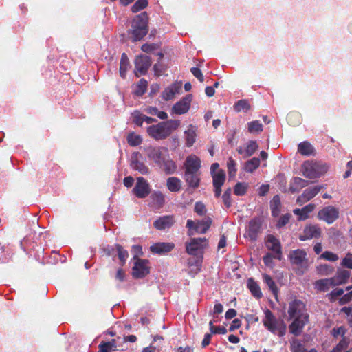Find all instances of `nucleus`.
Here are the masks:
<instances>
[{
    "label": "nucleus",
    "mask_w": 352,
    "mask_h": 352,
    "mask_svg": "<svg viewBox=\"0 0 352 352\" xmlns=\"http://www.w3.org/2000/svg\"><path fill=\"white\" fill-rule=\"evenodd\" d=\"M147 157L158 166L166 175H172L177 170L176 163L170 158L168 148L163 146L149 147Z\"/></svg>",
    "instance_id": "f257e3e1"
},
{
    "label": "nucleus",
    "mask_w": 352,
    "mask_h": 352,
    "mask_svg": "<svg viewBox=\"0 0 352 352\" xmlns=\"http://www.w3.org/2000/svg\"><path fill=\"white\" fill-rule=\"evenodd\" d=\"M179 125V120H168L148 126L146 131L149 136L155 140H162L170 136L174 131L177 129Z\"/></svg>",
    "instance_id": "f03ea898"
},
{
    "label": "nucleus",
    "mask_w": 352,
    "mask_h": 352,
    "mask_svg": "<svg viewBox=\"0 0 352 352\" xmlns=\"http://www.w3.org/2000/svg\"><path fill=\"white\" fill-rule=\"evenodd\" d=\"M148 23V15L146 12H143L134 17L131 23V29L129 31L133 41H140L147 34Z\"/></svg>",
    "instance_id": "7ed1b4c3"
},
{
    "label": "nucleus",
    "mask_w": 352,
    "mask_h": 352,
    "mask_svg": "<svg viewBox=\"0 0 352 352\" xmlns=\"http://www.w3.org/2000/svg\"><path fill=\"white\" fill-rule=\"evenodd\" d=\"M263 323L267 330L279 337H283L286 333L287 326L284 321L276 318L272 311L268 309L265 311Z\"/></svg>",
    "instance_id": "20e7f679"
},
{
    "label": "nucleus",
    "mask_w": 352,
    "mask_h": 352,
    "mask_svg": "<svg viewBox=\"0 0 352 352\" xmlns=\"http://www.w3.org/2000/svg\"><path fill=\"white\" fill-rule=\"evenodd\" d=\"M327 170L328 166L319 162L306 161L302 165V175L309 179L318 178Z\"/></svg>",
    "instance_id": "39448f33"
},
{
    "label": "nucleus",
    "mask_w": 352,
    "mask_h": 352,
    "mask_svg": "<svg viewBox=\"0 0 352 352\" xmlns=\"http://www.w3.org/2000/svg\"><path fill=\"white\" fill-rule=\"evenodd\" d=\"M289 259L292 265L300 267V273L303 274L308 268V259L305 250L297 249L290 252Z\"/></svg>",
    "instance_id": "423d86ee"
},
{
    "label": "nucleus",
    "mask_w": 352,
    "mask_h": 352,
    "mask_svg": "<svg viewBox=\"0 0 352 352\" xmlns=\"http://www.w3.org/2000/svg\"><path fill=\"white\" fill-rule=\"evenodd\" d=\"M339 215V208L333 206H328L318 211L317 218L327 224H332L338 219Z\"/></svg>",
    "instance_id": "0eeeda50"
},
{
    "label": "nucleus",
    "mask_w": 352,
    "mask_h": 352,
    "mask_svg": "<svg viewBox=\"0 0 352 352\" xmlns=\"http://www.w3.org/2000/svg\"><path fill=\"white\" fill-rule=\"evenodd\" d=\"M208 245V242L206 238H192L190 242L186 243V251L190 255L196 256Z\"/></svg>",
    "instance_id": "6e6552de"
},
{
    "label": "nucleus",
    "mask_w": 352,
    "mask_h": 352,
    "mask_svg": "<svg viewBox=\"0 0 352 352\" xmlns=\"http://www.w3.org/2000/svg\"><path fill=\"white\" fill-rule=\"evenodd\" d=\"M151 59L149 56L146 55L138 56L134 61V73L135 76L139 77L140 76L145 75L151 67Z\"/></svg>",
    "instance_id": "1a4fd4ad"
},
{
    "label": "nucleus",
    "mask_w": 352,
    "mask_h": 352,
    "mask_svg": "<svg viewBox=\"0 0 352 352\" xmlns=\"http://www.w3.org/2000/svg\"><path fill=\"white\" fill-rule=\"evenodd\" d=\"M322 235V230L318 224H309L305 226L302 234L299 236V239L301 241L311 240L312 239H319Z\"/></svg>",
    "instance_id": "9d476101"
},
{
    "label": "nucleus",
    "mask_w": 352,
    "mask_h": 352,
    "mask_svg": "<svg viewBox=\"0 0 352 352\" xmlns=\"http://www.w3.org/2000/svg\"><path fill=\"white\" fill-rule=\"evenodd\" d=\"M148 264V260L137 258L132 268L133 277L135 278H142L148 275L150 272V267Z\"/></svg>",
    "instance_id": "9b49d317"
},
{
    "label": "nucleus",
    "mask_w": 352,
    "mask_h": 352,
    "mask_svg": "<svg viewBox=\"0 0 352 352\" xmlns=\"http://www.w3.org/2000/svg\"><path fill=\"white\" fill-rule=\"evenodd\" d=\"M323 188L324 186L318 185L305 189L303 192L297 197L296 203L300 206H302L316 197Z\"/></svg>",
    "instance_id": "f8f14e48"
},
{
    "label": "nucleus",
    "mask_w": 352,
    "mask_h": 352,
    "mask_svg": "<svg viewBox=\"0 0 352 352\" xmlns=\"http://www.w3.org/2000/svg\"><path fill=\"white\" fill-rule=\"evenodd\" d=\"M305 305L300 300H294L289 303L288 314L289 318L302 317L308 315L305 312Z\"/></svg>",
    "instance_id": "ddd939ff"
},
{
    "label": "nucleus",
    "mask_w": 352,
    "mask_h": 352,
    "mask_svg": "<svg viewBox=\"0 0 352 352\" xmlns=\"http://www.w3.org/2000/svg\"><path fill=\"white\" fill-rule=\"evenodd\" d=\"M265 245L268 250L274 252L276 259H282L281 244L278 239L272 234H269L266 237Z\"/></svg>",
    "instance_id": "4468645a"
},
{
    "label": "nucleus",
    "mask_w": 352,
    "mask_h": 352,
    "mask_svg": "<svg viewBox=\"0 0 352 352\" xmlns=\"http://www.w3.org/2000/svg\"><path fill=\"white\" fill-rule=\"evenodd\" d=\"M133 192L137 197L145 198L150 194L148 183L144 177H138L137 183L133 189Z\"/></svg>",
    "instance_id": "2eb2a0df"
},
{
    "label": "nucleus",
    "mask_w": 352,
    "mask_h": 352,
    "mask_svg": "<svg viewBox=\"0 0 352 352\" xmlns=\"http://www.w3.org/2000/svg\"><path fill=\"white\" fill-rule=\"evenodd\" d=\"M294 318V321L289 326V329L292 334L298 336L301 334L304 327L309 322V315Z\"/></svg>",
    "instance_id": "dca6fc26"
},
{
    "label": "nucleus",
    "mask_w": 352,
    "mask_h": 352,
    "mask_svg": "<svg viewBox=\"0 0 352 352\" xmlns=\"http://www.w3.org/2000/svg\"><path fill=\"white\" fill-rule=\"evenodd\" d=\"M192 96L188 94L182 100L176 102L173 108L172 111L177 115H182L187 113L190 107Z\"/></svg>",
    "instance_id": "f3484780"
},
{
    "label": "nucleus",
    "mask_w": 352,
    "mask_h": 352,
    "mask_svg": "<svg viewBox=\"0 0 352 352\" xmlns=\"http://www.w3.org/2000/svg\"><path fill=\"white\" fill-rule=\"evenodd\" d=\"M142 155L139 152L133 153L131 157V167L133 170L138 171L142 175H148L150 173L148 167L142 161L140 157Z\"/></svg>",
    "instance_id": "a211bd4d"
},
{
    "label": "nucleus",
    "mask_w": 352,
    "mask_h": 352,
    "mask_svg": "<svg viewBox=\"0 0 352 352\" xmlns=\"http://www.w3.org/2000/svg\"><path fill=\"white\" fill-rule=\"evenodd\" d=\"M201 160L195 155H188L184 164V172L199 173Z\"/></svg>",
    "instance_id": "6ab92c4d"
},
{
    "label": "nucleus",
    "mask_w": 352,
    "mask_h": 352,
    "mask_svg": "<svg viewBox=\"0 0 352 352\" xmlns=\"http://www.w3.org/2000/svg\"><path fill=\"white\" fill-rule=\"evenodd\" d=\"M175 223L173 215H165L159 217L153 223V226L158 230H163L169 228Z\"/></svg>",
    "instance_id": "aec40b11"
},
{
    "label": "nucleus",
    "mask_w": 352,
    "mask_h": 352,
    "mask_svg": "<svg viewBox=\"0 0 352 352\" xmlns=\"http://www.w3.org/2000/svg\"><path fill=\"white\" fill-rule=\"evenodd\" d=\"M175 248L173 243L158 242L150 247L151 251L154 254H163L172 251Z\"/></svg>",
    "instance_id": "412c9836"
},
{
    "label": "nucleus",
    "mask_w": 352,
    "mask_h": 352,
    "mask_svg": "<svg viewBox=\"0 0 352 352\" xmlns=\"http://www.w3.org/2000/svg\"><path fill=\"white\" fill-rule=\"evenodd\" d=\"M184 179L190 188L196 189L200 185V173L184 172Z\"/></svg>",
    "instance_id": "4be33fe9"
},
{
    "label": "nucleus",
    "mask_w": 352,
    "mask_h": 352,
    "mask_svg": "<svg viewBox=\"0 0 352 352\" xmlns=\"http://www.w3.org/2000/svg\"><path fill=\"white\" fill-rule=\"evenodd\" d=\"M182 85V82L171 84L162 92V98L166 101L173 99L175 95L180 91Z\"/></svg>",
    "instance_id": "5701e85b"
},
{
    "label": "nucleus",
    "mask_w": 352,
    "mask_h": 352,
    "mask_svg": "<svg viewBox=\"0 0 352 352\" xmlns=\"http://www.w3.org/2000/svg\"><path fill=\"white\" fill-rule=\"evenodd\" d=\"M261 223L258 219H252L249 223L248 236L252 241H256L259 232H261Z\"/></svg>",
    "instance_id": "b1692460"
},
{
    "label": "nucleus",
    "mask_w": 352,
    "mask_h": 352,
    "mask_svg": "<svg viewBox=\"0 0 352 352\" xmlns=\"http://www.w3.org/2000/svg\"><path fill=\"white\" fill-rule=\"evenodd\" d=\"M309 182L298 177H294L289 184V190L292 193L300 192V190L308 186Z\"/></svg>",
    "instance_id": "393cba45"
},
{
    "label": "nucleus",
    "mask_w": 352,
    "mask_h": 352,
    "mask_svg": "<svg viewBox=\"0 0 352 352\" xmlns=\"http://www.w3.org/2000/svg\"><path fill=\"white\" fill-rule=\"evenodd\" d=\"M316 208L314 204H309L302 208H296L293 212L294 214L298 215V221H305L309 218V214L312 212Z\"/></svg>",
    "instance_id": "a878e982"
},
{
    "label": "nucleus",
    "mask_w": 352,
    "mask_h": 352,
    "mask_svg": "<svg viewBox=\"0 0 352 352\" xmlns=\"http://www.w3.org/2000/svg\"><path fill=\"white\" fill-rule=\"evenodd\" d=\"M298 152L306 156L315 155L314 146L307 141H304L298 145Z\"/></svg>",
    "instance_id": "bb28decb"
},
{
    "label": "nucleus",
    "mask_w": 352,
    "mask_h": 352,
    "mask_svg": "<svg viewBox=\"0 0 352 352\" xmlns=\"http://www.w3.org/2000/svg\"><path fill=\"white\" fill-rule=\"evenodd\" d=\"M166 186L170 192H179L182 188V181L176 177H168L166 181Z\"/></svg>",
    "instance_id": "cd10ccee"
},
{
    "label": "nucleus",
    "mask_w": 352,
    "mask_h": 352,
    "mask_svg": "<svg viewBox=\"0 0 352 352\" xmlns=\"http://www.w3.org/2000/svg\"><path fill=\"white\" fill-rule=\"evenodd\" d=\"M212 224V219L210 217H206L203 220L197 221L195 225V231L199 234L206 233Z\"/></svg>",
    "instance_id": "c85d7f7f"
},
{
    "label": "nucleus",
    "mask_w": 352,
    "mask_h": 352,
    "mask_svg": "<svg viewBox=\"0 0 352 352\" xmlns=\"http://www.w3.org/2000/svg\"><path fill=\"white\" fill-rule=\"evenodd\" d=\"M186 144L188 147L193 145L196 140V131L192 125H190L188 129L184 132Z\"/></svg>",
    "instance_id": "c756f323"
},
{
    "label": "nucleus",
    "mask_w": 352,
    "mask_h": 352,
    "mask_svg": "<svg viewBox=\"0 0 352 352\" xmlns=\"http://www.w3.org/2000/svg\"><path fill=\"white\" fill-rule=\"evenodd\" d=\"M248 287L251 292L252 294L257 298H260L262 297L263 294L261 291L259 285L253 280V278H250L248 280Z\"/></svg>",
    "instance_id": "7c9ffc66"
},
{
    "label": "nucleus",
    "mask_w": 352,
    "mask_h": 352,
    "mask_svg": "<svg viewBox=\"0 0 352 352\" xmlns=\"http://www.w3.org/2000/svg\"><path fill=\"white\" fill-rule=\"evenodd\" d=\"M280 206L281 204L279 195L274 196L272 200L270 202V208L272 216L276 217L278 215L280 211Z\"/></svg>",
    "instance_id": "2f4dec72"
},
{
    "label": "nucleus",
    "mask_w": 352,
    "mask_h": 352,
    "mask_svg": "<svg viewBox=\"0 0 352 352\" xmlns=\"http://www.w3.org/2000/svg\"><path fill=\"white\" fill-rule=\"evenodd\" d=\"M260 160L258 157H253L245 164V170L248 173H253L260 165Z\"/></svg>",
    "instance_id": "473e14b6"
},
{
    "label": "nucleus",
    "mask_w": 352,
    "mask_h": 352,
    "mask_svg": "<svg viewBox=\"0 0 352 352\" xmlns=\"http://www.w3.org/2000/svg\"><path fill=\"white\" fill-rule=\"evenodd\" d=\"M226 181V173L223 170H219L217 173L212 174L213 186H222Z\"/></svg>",
    "instance_id": "72a5a7b5"
},
{
    "label": "nucleus",
    "mask_w": 352,
    "mask_h": 352,
    "mask_svg": "<svg viewBox=\"0 0 352 352\" xmlns=\"http://www.w3.org/2000/svg\"><path fill=\"white\" fill-rule=\"evenodd\" d=\"M100 352H109L110 350H116L117 345H116V339H112L109 342H102L99 346Z\"/></svg>",
    "instance_id": "f704fd0d"
},
{
    "label": "nucleus",
    "mask_w": 352,
    "mask_h": 352,
    "mask_svg": "<svg viewBox=\"0 0 352 352\" xmlns=\"http://www.w3.org/2000/svg\"><path fill=\"white\" fill-rule=\"evenodd\" d=\"M263 277L265 283L268 286L269 289L272 292L274 296H277L278 289L272 278L266 274H263Z\"/></svg>",
    "instance_id": "c9c22d12"
},
{
    "label": "nucleus",
    "mask_w": 352,
    "mask_h": 352,
    "mask_svg": "<svg viewBox=\"0 0 352 352\" xmlns=\"http://www.w3.org/2000/svg\"><path fill=\"white\" fill-rule=\"evenodd\" d=\"M248 129L250 133H259L263 131V124L258 120H254L248 123Z\"/></svg>",
    "instance_id": "e433bc0d"
},
{
    "label": "nucleus",
    "mask_w": 352,
    "mask_h": 352,
    "mask_svg": "<svg viewBox=\"0 0 352 352\" xmlns=\"http://www.w3.org/2000/svg\"><path fill=\"white\" fill-rule=\"evenodd\" d=\"M148 87V82L144 79L142 78L138 82L134 94L138 96H142L146 91Z\"/></svg>",
    "instance_id": "4c0bfd02"
},
{
    "label": "nucleus",
    "mask_w": 352,
    "mask_h": 352,
    "mask_svg": "<svg viewBox=\"0 0 352 352\" xmlns=\"http://www.w3.org/2000/svg\"><path fill=\"white\" fill-rule=\"evenodd\" d=\"M127 142L131 146H137L142 144V138L140 135L135 134L133 132L127 135Z\"/></svg>",
    "instance_id": "58836bf2"
},
{
    "label": "nucleus",
    "mask_w": 352,
    "mask_h": 352,
    "mask_svg": "<svg viewBox=\"0 0 352 352\" xmlns=\"http://www.w3.org/2000/svg\"><path fill=\"white\" fill-rule=\"evenodd\" d=\"M317 272L321 276H329L334 272V267L328 264H322L317 267Z\"/></svg>",
    "instance_id": "ea45409f"
},
{
    "label": "nucleus",
    "mask_w": 352,
    "mask_h": 352,
    "mask_svg": "<svg viewBox=\"0 0 352 352\" xmlns=\"http://www.w3.org/2000/svg\"><path fill=\"white\" fill-rule=\"evenodd\" d=\"M234 109L236 112L248 111L250 109V104L247 100H240L234 105Z\"/></svg>",
    "instance_id": "a19ab883"
},
{
    "label": "nucleus",
    "mask_w": 352,
    "mask_h": 352,
    "mask_svg": "<svg viewBox=\"0 0 352 352\" xmlns=\"http://www.w3.org/2000/svg\"><path fill=\"white\" fill-rule=\"evenodd\" d=\"M116 248L118 252V258L120 261L121 265H124L129 256L128 252L120 244H116Z\"/></svg>",
    "instance_id": "79ce46f5"
},
{
    "label": "nucleus",
    "mask_w": 352,
    "mask_h": 352,
    "mask_svg": "<svg viewBox=\"0 0 352 352\" xmlns=\"http://www.w3.org/2000/svg\"><path fill=\"white\" fill-rule=\"evenodd\" d=\"M248 188V184L238 182L234 187V193L237 196H243L246 194Z\"/></svg>",
    "instance_id": "37998d69"
},
{
    "label": "nucleus",
    "mask_w": 352,
    "mask_h": 352,
    "mask_svg": "<svg viewBox=\"0 0 352 352\" xmlns=\"http://www.w3.org/2000/svg\"><path fill=\"white\" fill-rule=\"evenodd\" d=\"M351 273L348 270H339L337 271L336 276L338 279L340 285L344 284L350 277Z\"/></svg>",
    "instance_id": "c03bdc74"
},
{
    "label": "nucleus",
    "mask_w": 352,
    "mask_h": 352,
    "mask_svg": "<svg viewBox=\"0 0 352 352\" xmlns=\"http://www.w3.org/2000/svg\"><path fill=\"white\" fill-rule=\"evenodd\" d=\"M287 121L291 126H297L300 123V116L296 112H291L287 116Z\"/></svg>",
    "instance_id": "a18cd8bd"
},
{
    "label": "nucleus",
    "mask_w": 352,
    "mask_h": 352,
    "mask_svg": "<svg viewBox=\"0 0 352 352\" xmlns=\"http://www.w3.org/2000/svg\"><path fill=\"white\" fill-rule=\"evenodd\" d=\"M258 144L256 141L251 140L248 143V145L244 151L245 157L252 156L258 149Z\"/></svg>",
    "instance_id": "49530a36"
},
{
    "label": "nucleus",
    "mask_w": 352,
    "mask_h": 352,
    "mask_svg": "<svg viewBox=\"0 0 352 352\" xmlns=\"http://www.w3.org/2000/svg\"><path fill=\"white\" fill-rule=\"evenodd\" d=\"M315 286L318 290L321 292H327L330 287L327 278L316 280Z\"/></svg>",
    "instance_id": "de8ad7c7"
},
{
    "label": "nucleus",
    "mask_w": 352,
    "mask_h": 352,
    "mask_svg": "<svg viewBox=\"0 0 352 352\" xmlns=\"http://www.w3.org/2000/svg\"><path fill=\"white\" fill-rule=\"evenodd\" d=\"M148 4V0H138L131 7V11L136 13L147 7Z\"/></svg>",
    "instance_id": "09e8293b"
},
{
    "label": "nucleus",
    "mask_w": 352,
    "mask_h": 352,
    "mask_svg": "<svg viewBox=\"0 0 352 352\" xmlns=\"http://www.w3.org/2000/svg\"><path fill=\"white\" fill-rule=\"evenodd\" d=\"M152 199L159 207H162L165 202L164 195L160 191L155 192L152 195Z\"/></svg>",
    "instance_id": "8fccbe9b"
},
{
    "label": "nucleus",
    "mask_w": 352,
    "mask_h": 352,
    "mask_svg": "<svg viewBox=\"0 0 352 352\" xmlns=\"http://www.w3.org/2000/svg\"><path fill=\"white\" fill-rule=\"evenodd\" d=\"M214 321L210 320L209 322L210 330L211 333L213 334H226L227 329L224 327H216L214 324Z\"/></svg>",
    "instance_id": "3c124183"
},
{
    "label": "nucleus",
    "mask_w": 352,
    "mask_h": 352,
    "mask_svg": "<svg viewBox=\"0 0 352 352\" xmlns=\"http://www.w3.org/2000/svg\"><path fill=\"white\" fill-rule=\"evenodd\" d=\"M291 351L292 352H305L306 349L301 342L296 339L293 340L291 343Z\"/></svg>",
    "instance_id": "603ef678"
},
{
    "label": "nucleus",
    "mask_w": 352,
    "mask_h": 352,
    "mask_svg": "<svg viewBox=\"0 0 352 352\" xmlns=\"http://www.w3.org/2000/svg\"><path fill=\"white\" fill-rule=\"evenodd\" d=\"M349 341L346 338H343L336 346L331 350V352H342L343 350L348 347Z\"/></svg>",
    "instance_id": "864d4df0"
},
{
    "label": "nucleus",
    "mask_w": 352,
    "mask_h": 352,
    "mask_svg": "<svg viewBox=\"0 0 352 352\" xmlns=\"http://www.w3.org/2000/svg\"><path fill=\"white\" fill-rule=\"evenodd\" d=\"M132 117L133 118V122L139 126H142L144 122V114L141 113L139 111H134L132 113Z\"/></svg>",
    "instance_id": "5fc2aeb1"
},
{
    "label": "nucleus",
    "mask_w": 352,
    "mask_h": 352,
    "mask_svg": "<svg viewBox=\"0 0 352 352\" xmlns=\"http://www.w3.org/2000/svg\"><path fill=\"white\" fill-rule=\"evenodd\" d=\"M227 167L229 175L230 177L235 176L236 173V162L232 157H230L228 159V161L227 162Z\"/></svg>",
    "instance_id": "6e6d98bb"
},
{
    "label": "nucleus",
    "mask_w": 352,
    "mask_h": 352,
    "mask_svg": "<svg viewBox=\"0 0 352 352\" xmlns=\"http://www.w3.org/2000/svg\"><path fill=\"white\" fill-rule=\"evenodd\" d=\"M321 258L330 261H336L338 260V256L330 251L324 252L321 256Z\"/></svg>",
    "instance_id": "4d7b16f0"
},
{
    "label": "nucleus",
    "mask_w": 352,
    "mask_h": 352,
    "mask_svg": "<svg viewBox=\"0 0 352 352\" xmlns=\"http://www.w3.org/2000/svg\"><path fill=\"white\" fill-rule=\"evenodd\" d=\"M341 265L349 269H352V254L348 252L345 257L342 259Z\"/></svg>",
    "instance_id": "13d9d810"
},
{
    "label": "nucleus",
    "mask_w": 352,
    "mask_h": 352,
    "mask_svg": "<svg viewBox=\"0 0 352 352\" xmlns=\"http://www.w3.org/2000/svg\"><path fill=\"white\" fill-rule=\"evenodd\" d=\"M344 294V290L340 288H336L331 292L329 294V299L331 302H333L336 300L337 297L341 296Z\"/></svg>",
    "instance_id": "bf43d9fd"
},
{
    "label": "nucleus",
    "mask_w": 352,
    "mask_h": 352,
    "mask_svg": "<svg viewBox=\"0 0 352 352\" xmlns=\"http://www.w3.org/2000/svg\"><path fill=\"white\" fill-rule=\"evenodd\" d=\"M290 218H291V214H285L281 216L277 223V226L278 228H282V227L285 226V225H287L289 223Z\"/></svg>",
    "instance_id": "052dcab7"
},
{
    "label": "nucleus",
    "mask_w": 352,
    "mask_h": 352,
    "mask_svg": "<svg viewBox=\"0 0 352 352\" xmlns=\"http://www.w3.org/2000/svg\"><path fill=\"white\" fill-rule=\"evenodd\" d=\"M166 68L163 64L160 62H157L153 66V70L155 72V75L160 76L165 71Z\"/></svg>",
    "instance_id": "680f3d73"
},
{
    "label": "nucleus",
    "mask_w": 352,
    "mask_h": 352,
    "mask_svg": "<svg viewBox=\"0 0 352 352\" xmlns=\"http://www.w3.org/2000/svg\"><path fill=\"white\" fill-rule=\"evenodd\" d=\"M274 258V254L267 253L265 256H263V263L266 266L273 267V259Z\"/></svg>",
    "instance_id": "e2e57ef3"
},
{
    "label": "nucleus",
    "mask_w": 352,
    "mask_h": 352,
    "mask_svg": "<svg viewBox=\"0 0 352 352\" xmlns=\"http://www.w3.org/2000/svg\"><path fill=\"white\" fill-rule=\"evenodd\" d=\"M129 66V62H120V75L122 78H125L126 74Z\"/></svg>",
    "instance_id": "0e129e2a"
},
{
    "label": "nucleus",
    "mask_w": 352,
    "mask_h": 352,
    "mask_svg": "<svg viewBox=\"0 0 352 352\" xmlns=\"http://www.w3.org/2000/svg\"><path fill=\"white\" fill-rule=\"evenodd\" d=\"M194 210L197 214L203 215L206 212L205 205L201 202H197L195 205Z\"/></svg>",
    "instance_id": "69168bd1"
},
{
    "label": "nucleus",
    "mask_w": 352,
    "mask_h": 352,
    "mask_svg": "<svg viewBox=\"0 0 352 352\" xmlns=\"http://www.w3.org/2000/svg\"><path fill=\"white\" fill-rule=\"evenodd\" d=\"M190 72L200 82H204V78L201 69L198 67H192Z\"/></svg>",
    "instance_id": "338daca9"
},
{
    "label": "nucleus",
    "mask_w": 352,
    "mask_h": 352,
    "mask_svg": "<svg viewBox=\"0 0 352 352\" xmlns=\"http://www.w3.org/2000/svg\"><path fill=\"white\" fill-rule=\"evenodd\" d=\"M352 300V291L346 293V294L343 295L340 297L339 299V303L340 305H342L344 304H346Z\"/></svg>",
    "instance_id": "774afa93"
}]
</instances>
